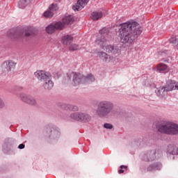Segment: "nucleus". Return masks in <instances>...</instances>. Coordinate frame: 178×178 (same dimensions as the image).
<instances>
[{"instance_id": "f257e3e1", "label": "nucleus", "mask_w": 178, "mask_h": 178, "mask_svg": "<svg viewBox=\"0 0 178 178\" xmlns=\"http://www.w3.org/2000/svg\"><path fill=\"white\" fill-rule=\"evenodd\" d=\"M141 34V26L134 20L128 21L122 24L120 29V40L122 44L133 43L134 39Z\"/></svg>"}, {"instance_id": "f03ea898", "label": "nucleus", "mask_w": 178, "mask_h": 178, "mask_svg": "<svg viewBox=\"0 0 178 178\" xmlns=\"http://www.w3.org/2000/svg\"><path fill=\"white\" fill-rule=\"evenodd\" d=\"M67 83H70L74 87L83 84V83H90L95 81V78L92 74H88L86 77L76 72H70L67 74Z\"/></svg>"}, {"instance_id": "7ed1b4c3", "label": "nucleus", "mask_w": 178, "mask_h": 178, "mask_svg": "<svg viewBox=\"0 0 178 178\" xmlns=\"http://www.w3.org/2000/svg\"><path fill=\"white\" fill-rule=\"evenodd\" d=\"M35 76L37 77L38 80L42 83L44 90H52V88H54V81H52L51 73L38 70L35 72Z\"/></svg>"}, {"instance_id": "20e7f679", "label": "nucleus", "mask_w": 178, "mask_h": 178, "mask_svg": "<svg viewBox=\"0 0 178 178\" xmlns=\"http://www.w3.org/2000/svg\"><path fill=\"white\" fill-rule=\"evenodd\" d=\"M113 111V103L110 101L103 100L98 103L96 115L99 118H106Z\"/></svg>"}, {"instance_id": "39448f33", "label": "nucleus", "mask_w": 178, "mask_h": 178, "mask_svg": "<svg viewBox=\"0 0 178 178\" xmlns=\"http://www.w3.org/2000/svg\"><path fill=\"white\" fill-rule=\"evenodd\" d=\"M96 44L106 51L108 54H112L113 55H119L120 50L117 47L109 44V41L106 40L105 37L100 38L96 40Z\"/></svg>"}, {"instance_id": "423d86ee", "label": "nucleus", "mask_w": 178, "mask_h": 178, "mask_svg": "<svg viewBox=\"0 0 178 178\" xmlns=\"http://www.w3.org/2000/svg\"><path fill=\"white\" fill-rule=\"evenodd\" d=\"M158 130L164 134H178V125L172 122H165L159 127Z\"/></svg>"}, {"instance_id": "0eeeda50", "label": "nucleus", "mask_w": 178, "mask_h": 178, "mask_svg": "<svg viewBox=\"0 0 178 178\" xmlns=\"http://www.w3.org/2000/svg\"><path fill=\"white\" fill-rule=\"evenodd\" d=\"M71 119L73 120H76V122H83V123H87L91 120V116L86 113H73L70 115Z\"/></svg>"}, {"instance_id": "6e6552de", "label": "nucleus", "mask_w": 178, "mask_h": 178, "mask_svg": "<svg viewBox=\"0 0 178 178\" xmlns=\"http://www.w3.org/2000/svg\"><path fill=\"white\" fill-rule=\"evenodd\" d=\"M175 88V81L169 79L166 81V84L164 87L161 88L159 90L156 91L157 95H162L163 92H168L169 91H172Z\"/></svg>"}, {"instance_id": "1a4fd4ad", "label": "nucleus", "mask_w": 178, "mask_h": 178, "mask_svg": "<svg viewBox=\"0 0 178 178\" xmlns=\"http://www.w3.org/2000/svg\"><path fill=\"white\" fill-rule=\"evenodd\" d=\"M88 2H90V0H78L77 3L73 6L72 9L74 12H79V10H81Z\"/></svg>"}, {"instance_id": "9d476101", "label": "nucleus", "mask_w": 178, "mask_h": 178, "mask_svg": "<svg viewBox=\"0 0 178 178\" xmlns=\"http://www.w3.org/2000/svg\"><path fill=\"white\" fill-rule=\"evenodd\" d=\"M20 97L24 102L29 104L30 105H35L36 104L35 99L31 96H29L26 94H22Z\"/></svg>"}, {"instance_id": "9b49d317", "label": "nucleus", "mask_w": 178, "mask_h": 178, "mask_svg": "<svg viewBox=\"0 0 178 178\" xmlns=\"http://www.w3.org/2000/svg\"><path fill=\"white\" fill-rule=\"evenodd\" d=\"M98 56L103 62H110L111 60H112V57L105 52H99Z\"/></svg>"}, {"instance_id": "f8f14e48", "label": "nucleus", "mask_w": 178, "mask_h": 178, "mask_svg": "<svg viewBox=\"0 0 178 178\" xmlns=\"http://www.w3.org/2000/svg\"><path fill=\"white\" fill-rule=\"evenodd\" d=\"M3 67L6 69L7 72H10L12 69H15V67H16V63L13 61L8 60L3 63Z\"/></svg>"}, {"instance_id": "ddd939ff", "label": "nucleus", "mask_w": 178, "mask_h": 178, "mask_svg": "<svg viewBox=\"0 0 178 178\" xmlns=\"http://www.w3.org/2000/svg\"><path fill=\"white\" fill-rule=\"evenodd\" d=\"M104 16V14L102 13V11L97 10L95 11L91 15V19L92 20H99L102 17Z\"/></svg>"}, {"instance_id": "4468645a", "label": "nucleus", "mask_w": 178, "mask_h": 178, "mask_svg": "<svg viewBox=\"0 0 178 178\" xmlns=\"http://www.w3.org/2000/svg\"><path fill=\"white\" fill-rule=\"evenodd\" d=\"M73 42V37L70 35H64L62 38V43L64 44V45H69V44H72Z\"/></svg>"}, {"instance_id": "2eb2a0df", "label": "nucleus", "mask_w": 178, "mask_h": 178, "mask_svg": "<svg viewBox=\"0 0 178 178\" xmlns=\"http://www.w3.org/2000/svg\"><path fill=\"white\" fill-rule=\"evenodd\" d=\"M62 22H63L64 25L72 24V23L74 22V18L72 15H65L63 17Z\"/></svg>"}, {"instance_id": "dca6fc26", "label": "nucleus", "mask_w": 178, "mask_h": 178, "mask_svg": "<svg viewBox=\"0 0 178 178\" xmlns=\"http://www.w3.org/2000/svg\"><path fill=\"white\" fill-rule=\"evenodd\" d=\"M55 31H56V28H55L54 24H51L46 27V32L47 34H54Z\"/></svg>"}, {"instance_id": "f3484780", "label": "nucleus", "mask_w": 178, "mask_h": 178, "mask_svg": "<svg viewBox=\"0 0 178 178\" xmlns=\"http://www.w3.org/2000/svg\"><path fill=\"white\" fill-rule=\"evenodd\" d=\"M22 33H24L25 37H30V35H33L34 34V31H33V28H25L22 30Z\"/></svg>"}, {"instance_id": "a211bd4d", "label": "nucleus", "mask_w": 178, "mask_h": 178, "mask_svg": "<svg viewBox=\"0 0 178 178\" xmlns=\"http://www.w3.org/2000/svg\"><path fill=\"white\" fill-rule=\"evenodd\" d=\"M54 27L56 28V30H63L65 29V24L63 23V21L60 22H57L54 24Z\"/></svg>"}, {"instance_id": "6ab92c4d", "label": "nucleus", "mask_w": 178, "mask_h": 178, "mask_svg": "<svg viewBox=\"0 0 178 178\" xmlns=\"http://www.w3.org/2000/svg\"><path fill=\"white\" fill-rule=\"evenodd\" d=\"M156 69L159 72H166L168 70V65L164 63H159L157 65Z\"/></svg>"}, {"instance_id": "aec40b11", "label": "nucleus", "mask_w": 178, "mask_h": 178, "mask_svg": "<svg viewBox=\"0 0 178 178\" xmlns=\"http://www.w3.org/2000/svg\"><path fill=\"white\" fill-rule=\"evenodd\" d=\"M29 2H30V0H19L18 2L19 7L21 9H24V8H26L29 4Z\"/></svg>"}, {"instance_id": "412c9836", "label": "nucleus", "mask_w": 178, "mask_h": 178, "mask_svg": "<svg viewBox=\"0 0 178 178\" xmlns=\"http://www.w3.org/2000/svg\"><path fill=\"white\" fill-rule=\"evenodd\" d=\"M43 17L46 19H51V17H54V13L50 11V10H47L43 13Z\"/></svg>"}, {"instance_id": "4be33fe9", "label": "nucleus", "mask_w": 178, "mask_h": 178, "mask_svg": "<svg viewBox=\"0 0 178 178\" xmlns=\"http://www.w3.org/2000/svg\"><path fill=\"white\" fill-rule=\"evenodd\" d=\"M8 35L10 38H17V35H19V33L17 32H15V30H10L9 32H8Z\"/></svg>"}, {"instance_id": "5701e85b", "label": "nucleus", "mask_w": 178, "mask_h": 178, "mask_svg": "<svg viewBox=\"0 0 178 178\" xmlns=\"http://www.w3.org/2000/svg\"><path fill=\"white\" fill-rule=\"evenodd\" d=\"M66 109L76 112V111H79V107H77V106H74L73 104H67L66 106Z\"/></svg>"}, {"instance_id": "b1692460", "label": "nucleus", "mask_w": 178, "mask_h": 178, "mask_svg": "<svg viewBox=\"0 0 178 178\" xmlns=\"http://www.w3.org/2000/svg\"><path fill=\"white\" fill-rule=\"evenodd\" d=\"M58 5L55 3H52L49 6V10H50L51 12H55L58 10Z\"/></svg>"}, {"instance_id": "393cba45", "label": "nucleus", "mask_w": 178, "mask_h": 178, "mask_svg": "<svg viewBox=\"0 0 178 178\" xmlns=\"http://www.w3.org/2000/svg\"><path fill=\"white\" fill-rule=\"evenodd\" d=\"M79 48V45L76 44H71L69 47L70 51H77Z\"/></svg>"}, {"instance_id": "a878e982", "label": "nucleus", "mask_w": 178, "mask_h": 178, "mask_svg": "<svg viewBox=\"0 0 178 178\" xmlns=\"http://www.w3.org/2000/svg\"><path fill=\"white\" fill-rule=\"evenodd\" d=\"M101 35H107L109 33V29L106 28H103L102 30L99 31Z\"/></svg>"}, {"instance_id": "bb28decb", "label": "nucleus", "mask_w": 178, "mask_h": 178, "mask_svg": "<svg viewBox=\"0 0 178 178\" xmlns=\"http://www.w3.org/2000/svg\"><path fill=\"white\" fill-rule=\"evenodd\" d=\"M170 44H174V45L177 42V39L176 37H172L170 39Z\"/></svg>"}, {"instance_id": "cd10ccee", "label": "nucleus", "mask_w": 178, "mask_h": 178, "mask_svg": "<svg viewBox=\"0 0 178 178\" xmlns=\"http://www.w3.org/2000/svg\"><path fill=\"white\" fill-rule=\"evenodd\" d=\"M123 169H127V166L126 165H121L120 166V170H118V173L122 174L124 172V170Z\"/></svg>"}, {"instance_id": "c85d7f7f", "label": "nucleus", "mask_w": 178, "mask_h": 178, "mask_svg": "<svg viewBox=\"0 0 178 178\" xmlns=\"http://www.w3.org/2000/svg\"><path fill=\"white\" fill-rule=\"evenodd\" d=\"M104 127L105 129H111L113 128V126H112V124H104Z\"/></svg>"}, {"instance_id": "c756f323", "label": "nucleus", "mask_w": 178, "mask_h": 178, "mask_svg": "<svg viewBox=\"0 0 178 178\" xmlns=\"http://www.w3.org/2000/svg\"><path fill=\"white\" fill-rule=\"evenodd\" d=\"M1 108H5V102L0 98V109H1Z\"/></svg>"}, {"instance_id": "7c9ffc66", "label": "nucleus", "mask_w": 178, "mask_h": 178, "mask_svg": "<svg viewBox=\"0 0 178 178\" xmlns=\"http://www.w3.org/2000/svg\"><path fill=\"white\" fill-rule=\"evenodd\" d=\"M154 169H155V167H154V165H149L147 168V172H152V170H154Z\"/></svg>"}, {"instance_id": "2f4dec72", "label": "nucleus", "mask_w": 178, "mask_h": 178, "mask_svg": "<svg viewBox=\"0 0 178 178\" xmlns=\"http://www.w3.org/2000/svg\"><path fill=\"white\" fill-rule=\"evenodd\" d=\"M24 147H25L24 144H20V145L18 146V148H19V149H24Z\"/></svg>"}, {"instance_id": "473e14b6", "label": "nucleus", "mask_w": 178, "mask_h": 178, "mask_svg": "<svg viewBox=\"0 0 178 178\" xmlns=\"http://www.w3.org/2000/svg\"><path fill=\"white\" fill-rule=\"evenodd\" d=\"M175 87L176 90H178V82L175 83Z\"/></svg>"}, {"instance_id": "72a5a7b5", "label": "nucleus", "mask_w": 178, "mask_h": 178, "mask_svg": "<svg viewBox=\"0 0 178 178\" xmlns=\"http://www.w3.org/2000/svg\"><path fill=\"white\" fill-rule=\"evenodd\" d=\"M175 48H177V49H178V40H177L176 44H175Z\"/></svg>"}, {"instance_id": "f704fd0d", "label": "nucleus", "mask_w": 178, "mask_h": 178, "mask_svg": "<svg viewBox=\"0 0 178 178\" xmlns=\"http://www.w3.org/2000/svg\"><path fill=\"white\" fill-rule=\"evenodd\" d=\"M172 155H176V152H172Z\"/></svg>"}]
</instances>
